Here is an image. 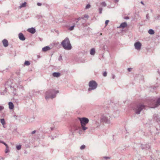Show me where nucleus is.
<instances>
[{"label": "nucleus", "mask_w": 160, "mask_h": 160, "mask_svg": "<svg viewBox=\"0 0 160 160\" xmlns=\"http://www.w3.org/2000/svg\"><path fill=\"white\" fill-rule=\"evenodd\" d=\"M103 158L105 159H110V158L109 157L105 156V157H103Z\"/></svg>", "instance_id": "f704fd0d"}, {"label": "nucleus", "mask_w": 160, "mask_h": 160, "mask_svg": "<svg viewBox=\"0 0 160 160\" xmlns=\"http://www.w3.org/2000/svg\"><path fill=\"white\" fill-rule=\"evenodd\" d=\"M158 72L160 74V70L158 69Z\"/></svg>", "instance_id": "49530a36"}, {"label": "nucleus", "mask_w": 160, "mask_h": 160, "mask_svg": "<svg viewBox=\"0 0 160 160\" xmlns=\"http://www.w3.org/2000/svg\"><path fill=\"white\" fill-rule=\"evenodd\" d=\"M156 87H153V86H151V87L150 88V90L151 91H154L155 90L156 88Z\"/></svg>", "instance_id": "5701e85b"}, {"label": "nucleus", "mask_w": 160, "mask_h": 160, "mask_svg": "<svg viewBox=\"0 0 160 160\" xmlns=\"http://www.w3.org/2000/svg\"><path fill=\"white\" fill-rule=\"evenodd\" d=\"M52 75L53 77L58 78L60 76V73L58 72H54L52 73Z\"/></svg>", "instance_id": "dca6fc26"}, {"label": "nucleus", "mask_w": 160, "mask_h": 160, "mask_svg": "<svg viewBox=\"0 0 160 160\" xmlns=\"http://www.w3.org/2000/svg\"><path fill=\"white\" fill-rule=\"evenodd\" d=\"M141 3H142V4L144 5V3H143V2L142 1H141Z\"/></svg>", "instance_id": "de8ad7c7"}, {"label": "nucleus", "mask_w": 160, "mask_h": 160, "mask_svg": "<svg viewBox=\"0 0 160 160\" xmlns=\"http://www.w3.org/2000/svg\"><path fill=\"white\" fill-rule=\"evenodd\" d=\"M144 105L142 104L137 105L133 109L135 113L138 114L140 113L141 111L145 108Z\"/></svg>", "instance_id": "0eeeda50"}, {"label": "nucleus", "mask_w": 160, "mask_h": 160, "mask_svg": "<svg viewBox=\"0 0 160 160\" xmlns=\"http://www.w3.org/2000/svg\"><path fill=\"white\" fill-rule=\"evenodd\" d=\"M159 18V16L158 17V19Z\"/></svg>", "instance_id": "6e6d98bb"}, {"label": "nucleus", "mask_w": 160, "mask_h": 160, "mask_svg": "<svg viewBox=\"0 0 160 160\" xmlns=\"http://www.w3.org/2000/svg\"><path fill=\"white\" fill-rule=\"evenodd\" d=\"M81 19H84V18L83 17H82L81 18L79 17V18H77V19H75V20L76 22L77 23H78V21H79L80 20H81Z\"/></svg>", "instance_id": "4be33fe9"}, {"label": "nucleus", "mask_w": 160, "mask_h": 160, "mask_svg": "<svg viewBox=\"0 0 160 160\" xmlns=\"http://www.w3.org/2000/svg\"><path fill=\"white\" fill-rule=\"evenodd\" d=\"M85 145H83L80 147V149L81 150H83L85 149Z\"/></svg>", "instance_id": "cd10ccee"}, {"label": "nucleus", "mask_w": 160, "mask_h": 160, "mask_svg": "<svg viewBox=\"0 0 160 160\" xmlns=\"http://www.w3.org/2000/svg\"><path fill=\"white\" fill-rule=\"evenodd\" d=\"M74 27H75V25H73V26L70 27L69 28V30H70V31L74 29Z\"/></svg>", "instance_id": "bb28decb"}, {"label": "nucleus", "mask_w": 160, "mask_h": 160, "mask_svg": "<svg viewBox=\"0 0 160 160\" xmlns=\"http://www.w3.org/2000/svg\"><path fill=\"white\" fill-rule=\"evenodd\" d=\"M160 128V126H159Z\"/></svg>", "instance_id": "4d7b16f0"}, {"label": "nucleus", "mask_w": 160, "mask_h": 160, "mask_svg": "<svg viewBox=\"0 0 160 160\" xmlns=\"http://www.w3.org/2000/svg\"><path fill=\"white\" fill-rule=\"evenodd\" d=\"M37 5L38 6H41V5H42V4L40 3H39V2H38L37 3Z\"/></svg>", "instance_id": "ea45409f"}, {"label": "nucleus", "mask_w": 160, "mask_h": 160, "mask_svg": "<svg viewBox=\"0 0 160 160\" xmlns=\"http://www.w3.org/2000/svg\"><path fill=\"white\" fill-rule=\"evenodd\" d=\"M138 160H144V158H140L139 159H138Z\"/></svg>", "instance_id": "a19ab883"}, {"label": "nucleus", "mask_w": 160, "mask_h": 160, "mask_svg": "<svg viewBox=\"0 0 160 160\" xmlns=\"http://www.w3.org/2000/svg\"><path fill=\"white\" fill-rule=\"evenodd\" d=\"M6 144V143H5V142H4V143H3V144H4L5 145Z\"/></svg>", "instance_id": "3c124183"}, {"label": "nucleus", "mask_w": 160, "mask_h": 160, "mask_svg": "<svg viewBox=\"0 0 160 160\" xmlns=\"http://www.w3.org/2000/svg\"><path fill=\"white\" fill-rule=\"evenodd\" d=\"M18 36L20 40L24 41L25 40V38L22 33H19V34Z\"/></svg>", "instance_id": "9b49d317"}, {"label": "nucleus", "mask_w": 160, "mask_h": 160, "mask_svg": "<svg viewBox=\"0 0 160 160\" xmlns=\"http://www.w3.org/2000/svg\"><path fill=\"white\" fill-rule=\"evenodd\" d=\"M88 85L89 87L88 89L89 91L96 89L98 86L96 82L93 80L90 81L89 82Z\"/></svg>", "instance_id": "423d86ee"}, {"label": "nucleus", "mask_w": 160, "mask_h": 160, "mask_svg": "<svg viewBox=\"0 0 160 160\" xmlns=\"http://www.w3.org/2000/svg\"><path fill=\"white\" fill-rule=\"evenodd\" d=\"M58 92V91H55L53 89L50 90L46 93L45 98L48 100L49 98L52 99L55 98L56 94Z\"/></svg>", "instance_id": "f03ea898"}, {"label": "nucleus", "mask_w": 160, "mask_h": 160, "mask_svg": "<svg viewBox=\"0 0 160 160\" xmlns=\"http://www.w3.org/2000/svg\"><path fill=\"white\" fill-rule=\"evenodd\" d=\"M0 122L2 124V125H3V127L5 128V127H4V125L5 124V122L4 119V118L1 119Z\"/></svg>", "instance_id": "a211bd4d"}, {"label": "nucleus", "mask_w": 160, "mask_h": 160, "mask_svg": "<svg viewBox=\"0 0 160 160\" xmlns=\"http://www.w3.org/2000/svg\"><path fill=\"white\" fill-rule=\"evenodd\" d=\"M83 17L84 18H86L87 19H88L89 17L88 15L87 14L85 15L84 16V17Z\"/></svg>", "instance_id": "7c9ffc66"}, {"label": "nucleus", "mask_w": 160, "mask_h": 160, "mask_svg": "<svg viewBox=\"0 0 160 160\" xmlns=\"http://www.w3.org/2000/svg\"><path fill=\"white\" fill-rule=\"evenodd\" d=\"M101 122L108 124H111L110 116L108 114H104L101 118Z\"/></svg>", "instance_id": "39448f33"}, {"label": "nucleus", "mask_w": 160, "mask_h": 160, "mask_svg": "<svg viewBox=\"0 0 160 160\" xmlns=\"http://www.w3.org/2000/svg\"><path fill=\"white\" fill-rule=\"evenodd\" d=\"M36 130H34V131H33L32 132L31 134H33L35 133L36 132Z\"/></svg>", "instance_id": "58836bf2"}, {"label": "nucleus", "mask_w": 160, "mask_h": 160, "mask_svg": "<svg viewBox=\"0 0 160 160\" xmlns=\"http://www.w3.org/2000/svg\"><path fill=\"white\" fill-rule=\"evenodd\" d=\"M112 78L114 79L115 78V76L114 75V74H112Z\"/></svg>", "instance_id": "4c0bfd02"}, {"label": "nucleus", "mask_w": 160, "mask_h": 160, "mask_svg": "<svg viewBox=\"0 0 160 160\" xmlns=\"http://www.w3.org/2000/svg\"><path fill=\"white\" fill-rule=\"evenodd\" d=\"M141 44L139 42H137L134 44L135 48L137 50H139L141 49Z\"/></svg>", "instance_id": "1a4fd4ad"}, {"label": "nucleus", "mask_w": 160, "mask_h": 160, "mask_svg": "<svg viewBox=\"0 0 160 160\" xmlns=\"http://www.w3.org/2000/svg\"><path fill=\"white\" fill-rule=\"evenodd\" d=\"M150 143L143 144L141 145V148L142 149L148 150L150 148Z\"/></svg>", "instance_id": "6e6552de"}, {"label": "nucleus", "mask_w": 160, "mask_h": 160, "mask_svg": "<svg viewBox=\"0 0 160 160\" xmlns=\"http://www.w3.org/2000/svg\"><path fill=\"white\" fill-rule=\"evenodd\" d=\"M107 75V72H103V76L104 77H106Z\"/></svg>", "instance_id": "72a5a7b5"}, {"label": "nucleus", "mask_w": 160, "mask_h": 160, "mask_svg": "<svg viewBox=\"0 0 160 160\" xmlns=\"http://www.w3.org/2000/svg\"><path fill=\"white\" fill-rule=\"evenodd\" d=\"M102 8H99V13L100 14H101L102 13Z\"/></svg>", "instance_id": "c85d7f7f"}, {"label": "nucleus", "mask_w": 160, "mask_h": 160, "mask_svg": "<svg viewBox=\"0 0 160 160\" xmlns=\"http://www.w3.org/2000/svg\"><path fill=\"white\" fill-rule=\"evenodd\" d=\"M95 49L93 48H92L90 51V53L91 55H94L95 53Z\"/></svg>", "instance_id": "6ab92c4d"}, {"label": "nucleus", "mask_w": 160, "mask_h": 160, "mask_svg": "<svg viewBox=\"0 0 160 160\" xmlns=\"http://www.w3.org/2000/svg\"><path fill=\"white\" fill-rule=\"evenodd\" d=\"M5 146L6 147V148H8V145L6 144L5 145Z\"/></svg>", "instance_id": "c03bdc74"}, {"label": "nucleus", "mask_w": 160, "mask_h": 160, "mask_svg": "<svg viewBox=\"0 0 160 160\" xmlns=\"http://www.w3.org/2000/svg\"><path fill=\"white\" fill-rule=\"evenodd\" d=\"M78 119L80 121L82 130L85 131L87 130L88 128L85 126L88 123L89 121V119L85 117L82 118H78Z\"/></svg>", "instance_id": "20e7f679"}, {"label": "nucleus", "mask_w": 160, "mask_h": 160, "mask_svg": "<svg viewBox=\"0 0 160 160\" xmlns=\"http://www.w3.org/2000/svg\"><path fill=\"white\" fill-rule=\"evenodd\" d=\"M26 2H24L22 3V4L19 7L20 8H22L25 7L26 5Z\"/></svg>", "instance_id": "aec40b11"}, {"label": "nucleus", "mask_w": 160, "mask_h": 160, "mask_svg": "<svg viewBox=\"0 0 160 160\" xmlns=\"http://www.w3.org/2000/svg\"><path fill=\"white\" fill-rule=\"evenodd\" d=\"M51 130H52V128H51Z\"/></svg>", "instance_id": "864d4df0"}, {"label": "nucleus", "mask_w": 160, "mask_h": 160, "mask_svg": "<svg viewBox=\"0 0 160 160\" xmlns=\"http://www.w3.org/2000/svg\"><path fill=\"white\" fill-rule=\"evenodd\" d=\"M4 47H7L8 45V42L7 40L4 39L2 41Z\"/></svg>", "instance_id": "f8f14e48"}, {"label": "nucleus", "mask_w": 160, "mask_h": 160, "mask_svg": "<svg viewBox=\"0 0 160 160\" xmlns=\"http://www.w3.org/2000/svg\"><path fill=\"white\" fill-rule=\"evenodd\" d=\"M148 104L152 106V108H155L160 105V97H151L148 102Z\"/></svg>", "instance_id": "f257e3e1"}, {"label": "nucleus", "mask_w": 160, "mask_h": 160, "mask_svg": "<svg viewBox=\"0 0 160 160\" xmlns=\"http://www.w3.org/2000/svg\"><path fill=\"white\" fill-rule=\"evenodd\" d=\"M2 141H1V140H0V143H1Z\"/></svg>", "instance_id": "603ef678"}, {"label": "nucleus", "mask_w": 160, "mask_h": 160, "mask_svg": "<svg viewBox=\"0 0 160 160\" xmlns=\"http://www.w3.org/2000/svg\"><path fill=\"white\" fill-rule=\"evenodd\" d=\"M4 108L3 106H0V111H2L4 109Z\"/></svg>", "instance_id": "2f4dec72"}, {"label": "nucleus", "mask_w": 160, "mask_h": 160, "mask_svg": "<svg viewBox=\"0 0 160 160\" xmlns=\"http://www.w3.org/2000/svg\"><path fill=\"white\" fill-rule=\"evenodd\" d=\"M90 6H91L90 4H87L86 7V8L88 9L90 7Z\"/></svg>", "instance_id": "c756f323"}, {"label": "nucleus", "mask_w": 160, "mask_h": 160, "mask_svg": "<svg viewBox=\"0 0 160 160\" xmlns=\"http://www.w3.org/2000/svg\"><path fill=\"white\" fill-rule=\"evenodd\" d=\"M30 62L28 61H25L24 62V64L27 66H28L30 65Z\"/></svg>", "instance_id": "b1692460"}, {"label": "nucleus", "mask_w": 160, "mask_h": 160, "mask_svg": "<svg viewBox=\"0 0 160 160\" xmlns=\"http://www.w3.org/2000/svg\"><path fill=\"white\" fill-rule=\"evenodd\" d=\"M9 152L8 148H6L5 150V152L6 153H8Z\"/></svg>", "instance_id": "473e14b6"}, {"label": "nucleus", "mask_w": 160, "mask_h": 160, "mask_svg": "<svg viewBox=\"0 0 160 160\" xmlns=\"http://www.w3.org/2000/svg\"><path fill=\"white\" fill-rule=\"evenodd\" d=\"M153 119L157 122L160 121V117H159L158 114H156L154 115Z\"/></svg>", "instance_id": "9d476101"}, {"label": "nucleus", "mask_w": 160, "mask_h": 160, "mask_svg": "<svg viewBox=\"0 0 160 160\" xmlns=\"http://www.w3.org/2000/svg\"><path fill=\"white\" fill-rule=\"evenodd\" d=\"M146 18L148 20L149 19V15H148V14H147V15H146Z\"/></svg>", "instance_id": "c9c22d12"}, {"label": "nucleus", "mask_w": 160, "mask_h": 160, "mask_svg": "<svg viewBox=\"0 0 160 160\" xmlns=\"http://www.w3.org/2000/svg\"><path fill=\"white\" fill-rule=\"evenodd\" d=\"M61 45L65 50H70L72 48V47L70 41L68 38H66L61 42Z\"/></svg>", "instance_id": "7ed1b4c3"}, {"label": "nucleus", "mask_w": 160, "mask_h": 160, "mask_svg": "<svg viewBox=\"0 0 160 160\" xmlns=\"http://www.w3.org/2000/svg\"><path fill=\"white\" fill-rule=\"evenodd\" d=\"M127 26V23L126 22H124L122 23L120 25V26L118 27L119 28H124L126 27Z\"/></svg>", "instance_id": "4468645a"}, {"label": "nucleus", "mask_w": 160, "mask_h": 160, "mask_svg": "<svg viewBox=\"0 0 160 160\" xmlns=\"http://www.w3.org/2000/svg\"><path fill=\"white\" fill-rule=\"evenodd\" d=\"M131 69H132L131 68H128V72H130L131 71Z\"/></svg>", "instance_id": "79ce46f5"}, {"label": "nucleus", "mask_w": 160, "mask_h": 160, "mask_svg": "<svg viewBox=\"0 0 160 160\" xmlns=\"http://www.w3.org/2000/svg\"><path fill=\"white\" fill-rule=\"evenodd\" d=\"M109 22V20H107L105 22V24H106V25H107V24H108V22Z\"/></svg>", "instance_id": "e433bc0d"}, {"label": "nucleus", "mask_w": 160, "mask_h": 160, "mask_svg": "<svg viewBox=\"0 0 160 160\" xmlns=\"http://www.w3.org/2000/svg\"><path fill=\"white\" fill-rule=\"evenodd\" d=\"M148 32L151 35L153 34L154 33V31L152 29H150L148 30Z\"/></svg>", "instance_id": "412c9836"}, {"label": "nucleus", "mask_w": 160, "mask_h": 160, "mask_svg": "<svg viewBox=\"0 0 160 160\" xmlns=\"http://www.w3.org/2000/svg\"><path fill=\"white\" fill-rule=\"evenodd\" d=\"M50 48L48 46H46L42 48V50L43 52H46L50 50Z\"/></svg>", "instance_id": "2eb2a0df"}, {"label": "nucleus", "mask_w": 160, "mask_h": 160, "mask_svg": "<svg viewBox=\"0 0 160 160\" xmlns=\"http://www.w3.org/2000/svg\"><path fill=\"white\" fill-rule=\"evenodd\" d=\"M100 4L103 7H106L107 6L106 3L104 2H101Z\"/></svg>", "instance_id": "393cba45"}, {"label": "nucleus", "mask_w": 160, "mask_h": 160, "mask_svg": "<svg viewBox=\"0 0 160 160\" xmlns=\"http://www.w3.org/2000/svg\"><path fill=\"white\" fill-rule=\"evenodd\" d=\"M129 18V17H126L125 18V19H128Z\"/></svg>", "instance_id": "a18cd8bd"}, {"label": "nucleus", "mask_w": 160, "mask_h": 160, "mask_svg": "<svg viewBox=\"0 0 160 160\" xmlns=\"http://www.w3.org/2000/svg\"><path fill=\"white\" fill-rule=\"evenodd\" d=\"M28 31L32 34H34L35 33L36 30L34 28H32L28 29Z\"/></svg>", "instance_id": "ddd939ff"}, {"label": "nucleus", "mask_w": 160, "mask_h": 160, "mask_svg": "<svg viewBox=\"0 0 160 160\" xmlns=\"http://www.w3.org/2000/svg\"><path fill=\"white\" fill-rule=\"evenodd\" d=\"M103 48L104 49H105V46H103Z\"/></svg>", "instance_id": "09e8293b"}, {"label": "nucleus", "mask_w": 160, "mask_h": 160, "mask_svg": "<svg viewBox=\"0 0 160 160\" xmlns=\"http://www.w3.org/2000/svg\"><path fill=\"white\" fill-rule=\"evenodd\" d=\"M4 142L3 141H2V143H2V144H3V143H4Z\"/></svg>", "instance_id": "8fccbe9b"}, {"label": "nucleus", "mask_w": 160, "mask_h": 160, "mask_svg": "<svg viewBox=\"0 0 160 160\" xmlns=\"http://www.w3.org/2000/svg\"><path fill=\"white\" fill-rule=\"evenodd\" d=\"M9 108L10 109H12L14 108V105L12 102H9L8 103Z\"/></svg>", "instance_id": "f3484780"}, {"label": "nucleus", "mask_w": 160, "mask_h": 160, "mask_svg": "<svg viewBox=\"0 0 160 160\" xmlns=\"http://www.w3.org/2000/svg\"><path fill=\"white\" fill-rule=\"evenodd\" d=\"M21 148V146L20 145L16 146V148L18 150H20Z\"/></svg>", "instance_id": "a878e982"}, {"label": "nucleus", "mask_w": 160, "mask_h": 160, "mask_svg": "<svg viewBox=\"0 0 160 160\" xmlns=\"http://www.w3.org/2000/svg\"><path fill=\"white\" fill-rule=\"evenodd\" d=\"M60 57L61 58H62V57H61V56H60Z\"/></svg>", "instance_id": "5fc2aeb1"}, {"label": "nucleus", "mask_w": 160, "mask_h": 160, "mask_svg": "<svg viewBox=\"0 0 160 160\" xmlns=\"http://www.w3.org/2000/svg\"><path fill=\"white\" fill-rule=\"evenodd\" d=\"M115 0V1H114L115 2H116V3L118 2L119 1V0Z\"/></svg>", "instance_id": "37998d69"}]
</instances>
